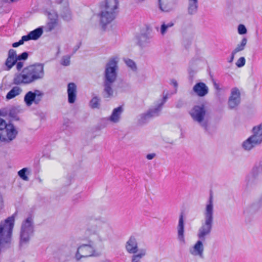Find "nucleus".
<instances>
[{"mask_svg": "<svg viewBox=\"0 0 262 262\" xmlns=\"http://www.w3.org/2000/svg\"><path fill=\"white\" fill-rule=\"evenodd\" d=\"M111 232L112 228L107 224L98 223L89 225L85 235L89 243L78 247L75 254V259L79 261L82 258L98 255L95 247L106 240Z\"/></svg>", "mask_w": 262, "mask_h": 262, "instance_id": "obj_1", "label": "nucleus"}, {"mask_svg": "<svg viewBox=\"0 0 262 262\" xmlns=\"http://www.w3.org/2000/svg\"><path fill=\"white\" fill-rule=\"evenodd\" d=\"M45 76L44 66L35 63L25 68L21 73L16 74L13 83L16 85L29 84L42 79Z\"/></svg>", "mask_w": 262, "mask_h": 262, "instance_id": "obj_2", "label": "nucleus"}, {"mask_svg": "<svg viewBox=\"0 0 262 262\" xmlns=\"http://www.w3.org/2000/svg\"><path fill=\"white\" fill-rule=\"evenodd\" d=\"M119 8V0H104L99 15L100 23L102 26H106L115 19Z\"/></svg>", "mask_w": 262, "mask_h": 262, "instance_id": "obj_3", "label": "nucleus"}, {"mask_svg": "<svg viewBox=\"0 0 262 262\" xmlns=\"http://www.w3.org/2000/svg\"><path fill=\"white\" fill-rule=\"evenodd\" d=\"M14 221V217L11 216L0 222V251L11 242Z\"/></svg>", "mask_w": 262, "mask_h": 262, "instance_id": "obj_4", "label": "nucleus"}, {"mask_svg": "<svg viewBox=\"0 0 262 262\" xmlns=\"http://www.w3.org/2000/svg\"><path fill=\"white\" fill-rule=\"evenodd\" d=\"M189 114L193 121L205 129L207 128L208 121L207 118V109L204 104L195 105L189 111Z\"/></svg>", "mask_w": 262, "mask_h": 262, "instance_id": "obj_5", "label": "nucleus"}, {"mask_svg": "<svg viewBox=\"0 0 262 262\" xmlns=\"http://www.w3.org/2000/svg\"><path fill=\"white\" fill-rule=\"evenodd\" d=\"M34 232L33 217L29 216L23 221L20 230V243L28 242L33 236Z\"/></svg>", "mask_w": 262, "mask_h": 262, "instance_id": "obj_6", "label": "nucleus"}, {"mask_svg": "<svg viewBox=\"0 0 262 262\" xmlns=\"http://www.w3.org/2000/svg\"><path fill=\"white\" fill-rule=\"evenodd\" d=\"M117 62L115 59L110 60L105 67L104 82L114 83L117 78Z\"/></svg>", "mask_w": 262, "mask_h": 262, "instance_id": "obj_7", "label": "nucleus"}, {"mask_svg": "<svg viewBox=\"0 0 262 262\" xmlns=\"http://www.w3.org/2000/svg\"><path fill=\"white\" fill-rule=\"evenodd\" d=\"M214 214V204L213 199L211 196L205 205L203 210V219L202 223L213 226Z\"/></svg>", "mask_w": 262, "mask_h": 262, "instance_id": "obj_8", "label": "nucleus"}, {"mask_svg": "<svg viewBox=\"0 0 262 262\" xmlns=\"http://www.w3.org/2000/svg\"><path fill=\"white\" fill-rule=\"evenodd\" d=\"M43 95V93L39 90L29 91L25 95L24 102L26 105L29 107L33 103L36 105L38 104L42 100Z\"/></svg>", "mask_w": 262, "mask_h": 262, "instance_id": "obj_9", "label": "nucleus"}, {"mask_svg": "<svg viewBox=\"0 0 262 262\" xmlns=\"http://www.w3.org/2000/svg\"><path fill=\"white\" fill-rule=\"evenodd\" d=\"M18 134V131L15 126L11 123L0 134V142L10 143L14 140Z\"/></svg>", "mask_w": 262, "mask_h": 262, "instance_id": "obj_10", "label": "nucleus"}, {"mask_svg": "<svg viewBox=\"0 0 262 262\" xmlns=\"http://www.w3.org/2000/svg\"><path fill=\"white\" fill-rule=\"evenodd\" d=\"M166 98L165 97L157 101L152 108H150L146 113L142 114L140 116V120L142 122H144L151 117L158 116L161 111L162 106L166 101Z\"/></svg>", "mask_w": 262, "mask_h": 262, "instance_id": "obj_11", "label": "nucleus"}, {"mask_svg": "<svg viewBox=\"0 0 262 262\" xmlns=\"http://www.w3.org/2000/svg\"><path fill=\"white\" fill-rule=\"evenodd\" d=\"M241 103V91L236 87L231 89L230 96L228 101V105L230 109L237 107Z\"/></svg>", "mask_w": 262, "mask_h": 262, "instance_id": "obj_12", "label": "nucleus"}, {"mask_svg": "<svg viewBox=\"0 0 262 262\" xmlns=\"http://www.w3.org/2000/svg\"><path fill=\"white\" fill-rule=\"evenodd\" d=\"M125 249L127 253L133 255L138 254L141 250H145L146 256L147 254V249L146 248H139L137 240L134 236L130 237L126 242Z\"/></svg>", "mask_w": 262, "mask_h": 262, "instance_id": "obj_13", "label": "nucleus"}, {"mask_svg": "<svg viewBox=\"0 0 262 262\" xmlns=\"http://www.w3.org/2000/svg\"><path fill=\"white\" fill-rule=\"evenodd\" d=\"M204 241L198 239L189 248L188 252L190 255L195 257L203 258L204 253Z\"/></svg>", "mask_w": 262, "mask_h": 262, "instance_id": "obj_14", "label": "nucleus"}, {"mask_svg": "<svg viewBox=\"0 0 262 262\" xmlns=\"http://www.w3.org/2000/svg\"><path fill=\"white\" fill-rule=\"evenodd\" d=\"M177 239L181 245L186 243L185 235V219L184 215L181 213L179 216V222L177 226Z\"/></svg>", "mask_w": 262, "mask_h": 262, "instance_id": "obj_15", "label": "nucleus"}, {"mask_svg": "<svg viewBox=\"0 0 262 262\" xmlns=\"http://www.w3.org/2000/svg\"><path fill=\"white\" fill-rule=\"evenodd\" d=\"M178 1V0H159V9L163 13H169L175 9Z\"/></svg>", "mask_w": 262, "mask_h": 262, "instance_id": "obj_16", "label": "nucleus"}, {"mask_svg": "<svg viewBox=\"0 0 262 262\" xmlns=\"http://www.w3.org/2000/svg\"><path fill=\"white\" fill-rule=\"evenodd\" d=\"M212 228V226L202 223L197 233V237L199 239L205 241L207 236L210 234Z\"/></svg>", "mask_w": 262, "mask_h": 262, "instance_id": "obj_17", "label": "nucleus"}, {"mask_svg": "<svg viewBox=\"0 0 262 262\" xmlns=\"http://www.w3.org/2000/svg\"><path fill=\"white\" fill-rule=\"evenodd\" d=\"M16 61H17L16 52L14 50L10 49L8 52V57L5 63L6 70L9 71L11 69Z\"/></svg>", "mask_w": 262, "mask_h": 262, "instance_id": "obj_18", "label": "nucleus"}, {"mask_svg": "<svg viewBox=\"0 0 262 262\" xmlns=\"http://www.w3.org/2000/svg\"><path fill=\"white\" fill-rule=\"evenodd\" d=\"M193 92L199 97H204L206 96L209 92V89L206 84L204 82H198L193 87Z\"/></svg>", "mask_w": 262, "mask_h": 262, "instance_id": "obj_19", "label": "nucleus"}, {"mask_svg": "<svg viewBox=\"0 0 262 262\" xmlns=\"http://www.w3.org/2000/svg\"><path fill=\"white\" fill-rule=\"evenodd\" d=\"M68 102L70 103H74L77 98V86L74 83H70L68 85Z\"/></svg>", "mask_w": 262, "mask_h": 262, "instance_id": "obj_20", "label": "nucleus"}, {"mask_svg": "<svg viewBox=\"0 0 262 262\" xmlns=\"http://www.w3.org/2000/svg\"><path fill=\"white\" fill-rule=\"evenodd\" d=\"M123 112V107L122 106L114 108L111 115L108 118V120L114 123H118L120 120Z\"/></svg>", "mask_w": 262, "mask_h": 262, "instance_id": "obj_21", "label": "nucleus"}, {"mask_svg": "<svg viewBox=\"0 0 262 262\" xmlns=\"http://www.w3.org/2000/svg\"><path fill=\"white\" fill-rule=\"evenodd\" d=\"M43 29L41 27H39L32 31L28 35L24 36V39L26 41L30 40H37L42 34Z\"/></svg>", "mask_w": 262, "mask_h": 262, "instance_id": "obj_22", "label": "nucleus"}, {"mask_svg": "<svg viewBox=\"0 0 262 262\" xmlns=\"http://www.w3.org/2000/svg\"><path fill=\"white\" fill-rule=\"evenodd\" d=\"M252 135L251 136L256 140L259 144L262 143V122L254 126L252 129Z\"/></svg>", "mask_w": 262, "mask_h": 262, "instance_id": "obj_23", "label": "nucleus"}, {"mask_svg": "<svg viewBox=\"0 0 262 262\" xmlns=\"http://www.w3.org/2000/svg\"><path fill=\"white\" fill-rule=\"evenodd\" d=\"M260 144L251 136L245 140L242 143V147L246 150H250Z\"/></svg>", "mask_w": 262, "mask_h": 262, "instance_id": "obj_24", "label": "nucleus"}, {"mask_svg": "<svg viewBox=\"0 0 262 262\" xmlns=\"http://www.w3.org/2000/svg\"><path fill=\"white\" fill-rule=\"evenodd\" d=\"M113 83L104 82L103 96L105 98H112L115 96V92L112 88Z\"/></svg>", "mask_w": 262, "mask_h": 262, "instance_id": "obj_25", "label": "nucleus"}, {"mask_svg": "<svg viewBox=\"0 0 262 262\" xmlns=\"http://www.w3.org/2000/svg\"><path fill=\"white\" fill-rule=\"evenodd\" d=\"M198 1L188 0L187 11L189 14L194 15L198 11Z\"/></svg>", "mask_w": 262, "mask_h": 262, "instance_id": "obj_26", "label": "nucleus"}, {"mask_svg": "<svg viewBox=\"0 0 262 262\" xmlns=\"http://www.w3.org/2000/svg\"><path fill=\"white\" fill-rule=\"evenodd\" d=\"M22 92V90L18 86L13 87L7 94L6 98L11 99L16 96L19 95Z\"/></svg>", "mask_w": 262, "mask_h": 262, "instance_id": "obj_27", "label": "nucleus"}, {"mask_svg": "<svg viewBox=\"0 0 262 262\" xmlns=\"http://www.w3.org/2000/svg\"><path fill=\"white\" fill-rule=\"evenodd\" d=\"M150 37L146 34H142L139 38L138 43L141 47H144L149 43Z\"/></svg>", "mask_w": 262, "mask_h": 262, "instance_id": "obj_28", "label": "nucleus"}, {"mask_svg": "<svg viewBox=\"0 0 262 262\" xmlns=\"http://www.w3.org/2000/svg\"><path fill=\"white\" fill-rule=\"evenodd\" d=\"M174 23L172 21L163 22L160 28V33L162 35H164L167 32L169 28L172 27Z\"/></svg>", "mask_w": 262, "mask_h": 262, "instance_id": "obj_29", "label": "nucleus"}, {"mask_svg": "<svg viewBox=\"0 0 262 262\" xmlns=\"http://www.w3.org/2000/svg\"><path fill=\"white\" fill-rule=\"evenodd\" d=\"M247 43V39L246 37L242 38L240 43H239L236 48L233 50L234 54H236L238 52L243 51Z\"/></svg>", "mask_w": 262, "mask_h": 262, "instance_id": "obj_30", "label": "nucleus"}, {"mask_svg": "<svg viewBox=\"0 0 262 262\" xmlns=\"http://www.w3.org/2000/svg\"><path fill=\"white\" fill-rule=\"evenodd\" d=\"M145 256V250H141L138 254L133 255L131 258V262H140L141 259Z\"/></svg>", "mask_w": 262, "mask_h": 262, "instance_id": "obj_31", "label": "nucleus"}, {"mask_svg": "<svg viewBox=\"0 0 262 262\" xmlns=\"http://www.w3.org/2000/svg\"><path fill=\"white\" fill-rule=\"evenodd\" d=\"M30 173V171L29 168H24L18 171V176L24 181H29V178L27 176V174Z\"/></svg>", "mask_w": 262, "mask_h": 262, "instance_id": "obj_32", "label": "nucleus"}, {"mask_svg": "<svg viewBox=\"0 0 262 262\" xmlns=\"http://www.w3.org/2000/svg\"><path fill=\"white\" fill-rule=\"evenodd\" d=\"M126 65L131 70L135 71L137 70V66L136 63L132 59L125 58L124 59Z\"/></svg>", "mask_w": 262, "mask_h": 262, "instance_id": "obj_33", "label": "nucleus"}, {"mask_svg": "<svg viewBox=\"0 0 262 262\" xmlns=\"http://www.w3.org/2000/svg\"><path fill=\"white\" fill-rule=\"evenodd\" d=\"M262 172V160L259 162L258 166H255L252 170L251 174L253 176H256Z\"/></svg>", "mask_w": 262, "mask_h": 262, "instance_id": "obj_34", "label": "nucleus"}, {"mask_svg": "<svg viewBox=\"0 0 262 262\" xmlns=\"http://www.w3.org/2000/svg\"><path fill=\"white\" fill-rule=\"evenodd\" d=\"M90 105L92 108H99L100 105V99L97 97L93 98L90 101Z\"/></svg>", "mask_w": 262, "mask_h": 262, "instance_id": "obj_35", "label": "nucleus"}, {"mask_svg": "<svg viewBox=\"0 0 262 262\" xmlns=\"http://www.w3.org/2000/svg\"><path fill=\"white\" fill-rule=\"evenodd\" d=\"M71 56L69 55H66L62 57L60 60V63L63 66H68L70 64Z\"/></svg>", "mask_w": 262, "mask_h": 262, "instance_id": "obj_36", "label": "nucleus"}, {"mask_svg": "<svg viewBox=\"0 0 262 262\" xmlns=\"http://www.w3.org/2000/svg\"><path fill=\"white\" fill-rule=\"evenodd\" d=\"M57 16L55 14L54 16V18L48 24V26L50 30L53 29L57 25Z\"/></svg>", "mask_w": 262, "mask_h": 262, "instance_id": "obj_37", "label": "nucleus"}, {"mask_svg": "<svg viewBox=\"0 0 262 262\" xmlns=\"http://www.w3.org/2000/svg\"><path fill=\"white\" fill-rule=\"evenodd\" d=\"M237 31L238 34L240 35L246 34L247 33V30L246 27L243 24H240L238 25L237 28Z\"/></svg>", "mask_w": 262, "mask_h": 262, "instance_id": "obj_38", "label": "nucleus"}, {"mask_svg": "<svg viewBox=\"0 0 262 262\" xmlns=\"http://www.w3.org/2000/svg\"><path fill=\"white\" fill-rule=\"evenodd\" d=\"M246 60L244 57H240L236 62V66L238 68H241L245 64Z\"/></svg>", "mask_w": 262, "mask_h": 262, "instance_id": "obj_39", "label": "nucleus"}, {"mask_svg": "<svg viewBox=\"0 0 262 262\" xmlns=\"http://www.w3.org/2000/svg\"><path fill=\"white\" fill-rule=\"evenodd\" d=\"M8 125V124L6 123L5 120L0 117V130H3L7 127Z\"/></svg>", "mask_w": 262, "mask_h": 262, "instance_id": "obj_40", "label": "nucleus"}, {"mask_svg": "<svg viewBox=\"0 0 262 262\" xmlns=\"http://www.w3.org/2000/svg\"><path fill=\"white\" fill-rule=\"evenodd\" d=\"M28 57V54L27 52H24L19 55H17V59L18 60H26Z\"/></svg>", "mask_w": 262, "mask_h": 262, "instance_id": "obj_41", "label": "nucleus"}, {"mask_svg": "<svg viewBox=\"0 0 262 262\" xmlns=\"http://www.w3.org/2000/svg\"><path fill=\"white\" fill-rule=\"evenodd\" d=\"M127 88V85L126 83L121 82L118 83V89L120 90L121 91H125Z\"/></svg>", "mask_w": 262, "mask_h": 262, "instance_id": "obj_42", "label": "nucleus"}, {"mask_svg": "<svg viewBox=\"0 0 262 262\" xmlns=\"http://www.w3.org/2000/svg\"><path fill=\"white\" fill-rule=\"evenodd\" d=\"M25 41H26V40L24 39V36H23L21 37V39L18 42H16L13 43L12 44V46L14 48H16V47H18L19 46L23 44Z\"/></svg>", "mask_w": 262, "mask_h": 262, "instance_id": "obj_43", "label": "nucleus"}, {"mask_svg": "<svg viewBox=\"0 0 262 262\" xmlns=\"http://www.w3.org/2000/svg\"><path fill=\"white\" fill-rule=\"evenodd\" d=\"M15 64H16V69L18 71H20L24 66V62H22V61H18V62L16 61V63H15Z\"/></svg>", "mask_w": 262, "mask_h": 262, "instance_id": "obj_44", "label": "nucleus"}, {"mask_svg": "<svg viewBox=\"0 0 262 262\" xmlns=\"http://www.w3.org/2000/svg\"><path fill=\"white\" fill-rule=\"evenodd\" d=\"M56 2L60 4H63L66 7H69L68 0H56Z\"/></svg>", "mask_w": 262, "mask_h": 262, "instance_id": "obj_45", "label": "nucleus"}, {"mask_svg": "<svg viewBox=\"0 0 262 262\" xmlns=\"http://www.w3.org/2000/svg\"><path fill=\"white\" fill-rule=\"evenodd\" d=\"M155 156H156V154L154 153L149 154L147 155L146 158L148 160H150L152 159L155 157Z\"/></svg>", "mask_w": 262, "mask_h": 262, "instance_id": "obj_46", "label": "nucleus"}, {"mask_svg": "<svg viewBox=\"0 0 262 262\" xmlns=\"http://www.w3.org/2000/svg\"><path fill=\"white\" fill-rule=\"evenodd\" d=\"M236 54L233 53V51H232L231 55V58L230 60L229 61V62H232L234 58V56Z\"/></svg>", "mask_w": 262, "mask_h": 262, "instance_id": "obj_47", "label": "nucleus"}, {"mask_svg": "<svg viewBox=\"0 0 262 262\" xmlns=\"http://www.w3.org/2000/svg\"><path fill=\"white\" fill-rule=\"evenodd\" d=\"M171 83L173 85V86L174 88H177L178 83H177V82L176 80H171Z\"/></svg>", "mask_w": 262, "mask_h": 262, "instance_id": "obj_48", "label": "nucleus"}, {"mask_svg": "<svg viewBox=\"0 0 262 262\" xmlns=\"http://www.w3.org/2000/svg\"><path fill=\"white\" fill-rule=\"evenodd\" d=\"M214 88H215V89L216 90H220L219 85L218 84H217L216 83H214Z\"/></svg>", "mask_w": 262, "mask_h": 262, "instance_id": "obj_49", "label": "nucleus"}, {"mask_svg": "<svg viewBox=\"0 0 262 262\" xmlns=\"http://www.w3.org/2000/svg\"><path fill=\"white\" fill-rule=\"evenodd\" d=\"M136 1H137V2L138 3H142V2H143L145 0H136Z\"/></svg>", "mask_w": 262, "mask_h": 262, "instance_id": "obj_50", "label": "nucleus"}]
</instances>
